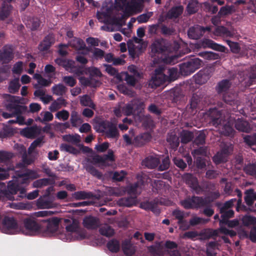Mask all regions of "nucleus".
Segmentation results:
<instances>
[{
    "label": "nucleus",
    "mask_w": 256,
    "mask_h": 256,
    "mask_svg": "<svg viewBox=\"0 0 256 256\" xmlns=\"http://www.w3.org/2000/svg\"><path fill=\"white\" fill-rule=\"evenodd\" d=\"M3 98L5 100L4 106L6 109L11 112L14 116L22 114L27 110V107L25 106L20 105L19 100L16 99V96L10 94H4Z\"/></svg>",
    "instance_id": "7ed1b4c3"
},
{
    "label": "nucleus",
    "mask_w": 256,
    "mask_h": 256,
    "mask_svg": "<svg viewBox=\"0 0 256 256\" xmlns=\"http://www.w3.org/2000/svg\"><path fill=\"white\" fill-rule=\"evenodd\" d=\"M140 208L146 210H151L156 214H159L160 212L158 206V200L144 202L140 204Z\"/></svg>",
    "instance_id": "dca6fc26"
},
{
    "label": "nucleus",
    "mask_w": 256,
    "mask_h": 256,
    "mask_svg": "<svg viewBox=\"0 0 256 256\" xmlns=\"http://www.w3.org/2000/svg\"><path fill=\"white\" fill-rule=\"evenodd\" d=\"M21 132L25 137L31 138L36 137L38 134L39 131L36 126H32L24 128Z\"/></svg>",
    "instance_id": "bb28decb"
},
{
    "label": "nucleus",
    "mask_w": 256,
    "mask_h": 256,
    "mask_svg": "<svg viewBox=\"0 0 256 256\" xmlns=\"http://www.w3.org/2000/svg\"><path fill=\"white\" fill-rule=\"evenodd\" d=\"M204 105L203 95L200 92H197L192 94L186 106V109L190 114L194 115L198 111L202 110Z\"/></svg>",
    "instance_id": "39448f33"
},
{
    "label": "nucleus",
    "mask_w": 256,
    "mask_h": 256,
    "mask_svg": "<svg viewBox=\"0 0 256 256\" xmlns=\"http://www.w3.org/2000/svg\"><path fill=\"white\" fill-rule=\"evenodd\" d=\"M99 232L100 234L108 238L113 236L114 234V230L108 224H106L100 228Z\"/></svg>",
    "instance_id": "a19ab883"
},
{
    "label": "nucleus",
    "mask_w": 256,
    "mask_h": 256,
    "mask_svg": "<svg viewBox=\"0 0 256 256\" xmlns=\"http://www.w3.org/2000/svg\"><path fill=\"white\" fill-rule=\"evenodd\" d=\"M182 180L194 192L199 194L202 192L203 189L199 185L198 178L192 174L184 173L182 176Z\"/></svg>",
    "instance_id": "0eeeda50"
},
{
    "label": "nucleus",
    "mask_w": 256,
    "mask_h": 256,
    "mask_svg": "<svg viewBox=\"0 0 256 256\" xmlns=\"http://www.w3.org/2000/svg\"><path fill=\"white\" fill-rule=\"evenodd\" d=\"M242 222L244 226H256V218L251 216H246L242 218Z\"/></svg>",
    "instance_id": "052dcab7"
},
{
    "label": "nucleus",
    "mask_w": 256,
    "mask_h": 256,
    "mask_svg": "<svg viewBox=\"0 0 256 256\" xmlns=\"http://www.w3.org/2000/svg\"><path fill=\"white\" fill-rule=\"evenodd\" d=\"M122 250L124 253L128 256H132L135 252V250L133 248L130 242L128 240L123 242L122 244Z\"/></svg>",
    "instance_id": "473e14b6"
},
{
    "label": "nucleus",
    "mask_w": 256,
    "mask_h": 256,
    "mask_svg": "<svg viewBox=\"0 0 256 256\" xmlns=\"http://www.w3.org/2000/svg\"><path fill=\"white\" fill-rule=\"evenodd\" d=\"M234 126L237 130L242 132H248L250 130L248 122L240 118L235 122Z\"/></svg>",
    "instance_id": "c85d7f7f"
},
{
    "label": "nucleus",
    "mask_w": 256,
    "mask_h": 256,
    "mask_svg": "<svg viewBox=\"0 0 256 256\" xmlns=\"http://www.w3.org/2000/svg\"><path fill=\"white\" fill-rule=\"evenodd\" d=\"M48 197L40 196L36 202V206L40 208H50L54 206L53 202L48 199Z\"/></svg>",
    "instance_id": "cd10ccee"
},
{
    "label": "nucleus",
    "mask_w": 256,
    "mask_h": 256,
    "mask_svg": "<svg viewBox=\"0 0 256 256\" xmlns=\"http://www.w3.org/2000/svg\"><path fill=\"white\" fill-rule=\"evenodd\" d=\"M55 42V36L52 33L46 35L40 43L38 49L40 52H46L48 50Z\"/></svg>",
    "instance_id": "f8f14e48"
},
{
    "label": "nucleus",
    "mask_w": 256,
    "mask_h": 256,
    "mask_svg": "<svg viewBox=\"0 0 256 256\" xmlns=\"http://www.w3.org/2000/svg\"><path fill=\"white\" fill-rule=\"evenodd\" d=\"M146 166L150 168H154L160 164V160L156 157L150 156L146 158Z\"/></svg>",
    "instance_id": "79ce46f5"
},
{
    "label": "nucleus",
    "mask_w": 256,
    "mask_h": 256,
    "mask_svg": "<svg viewBox=\"0 0 256 256\" xmlns=\"http://www.w3.org/2000/svg\"><path fill=\"white\" fill-rule=\"evenodd\" d=\"M184 10V6L182 5L174 6L168 10L166 16L169 20L178 18L182 14Z\"/></svg>",
    "instance_id": "aec40b11"
},
{
    "label": "nucleus",
    "mask_w": 256,
    "mask_h": 256,
    "mask_svg": "<svg viewBox=\"0 0 256 256\" xmlns=\"http://www.w3.org/2000/svg\"><path fill=\"white\" fill-rule=\"evenodd\" d=\"M244 142L253 150H256V134L246 135L244 137Z\"/></svg>",
    "instance_id": "c9c22d12"
},
{
    "label": "nucleus",
    "mask_w": 256,
    "mask_h": 256,
    "mask_svg": "<svg viewBox=\"0 0 256 256\" xmlns=\"http://www.w3.org/2000/svg\"><path fill=\"white\" fill-rule=\"evenodd\" d=\"M194 80L196 84H203L209 79V76L205 70H200L193 76Z\"/></svg>",
    "instance_id": "a878e982"
},
{
    "label": "nucleus",
    "mask_w": 256,
    "mask_h": 256,
    "mask_svg": "<svg viewBox=\"0 0 256 256\" xmlns=\"http://www.w3.org/2000/svg\"><path fill=\"white\" fill-rule=\"evenodd\" d=\"M221 215V220H220V224L221 225V223L229 218H233L234 216V211L232 210H224V212H220Z\"/></svg>",
    "instance_id": "864d4df0"
},
{
    "label": "nucleus",
    "mask_w": 256,
    "mask_h": 256,
    "mask_svg": "<svg viewBox=\"0 0 256 256\" xmlns=\"http://www.w3.org/2000/svg\"><path fill=\"white\" fill-rule=\"evenodd\" d=\"M107 248L112 252H118L120 250V242L116 239H112L108 242Z\"/></svg>",
    "instance_id": "4c0bfd02"
},
{
    "label": "nucleus",
    "mask_w": 256,
    "mask_h": 256,
    "mask_svg": "<svg viewBox=\"0 0 256 256\" xmlns=\"http://www.w3.org/2000/svg\"><path fill=\"white\" fill-rule=\"evenodd\" d=\"M166 76L160 77L152 75L148 81V86L151 88H156L167 82L166 79Z\"/></svg>",
    "instance_id": "393cba45"
},
{
    "label": "nucleus",
    "mask_w": 256,
    "mask_h": 256,
    "mask_svg": "<svg viewBox=\"0 0 256 256\" xmlns=\"http://www.w3.org/2000/svg\"><path fill=\"white\" fill-rule=\"evenodd\" d=\"M252 189L250 188L246 190L245 192L246 196L244 198V200L246 204L249 206H252L254 202V200L253 199L252 196Z\"/></svg>",
    "instance_id": "bf43d9fd"
},
{
    "label": "nucleus",
    "mask_w": 256,
    "mask_h": 256,
    "mask_svg": "<svg viewBox=\"0 0 256 256\" xmlns=\"http://www.w3.org/2000/svg\"><path fill=\"white\" fill-rule=\"evenodd\" d=\"M198 10V2L196 1L190 2L186 6V10L188 15L196 14Z\"/></svg>",
    "instance_id": "de8ad7c7"
},
{
    "label": "nucleus",
    "mask_w": 256,
    "mask_h": 256,
    "mask_svg": "<svg viewBox=\"0 0 256 256\" xmlns=\"http://www.w3.org/2000/svg\"><path fill=\"white\" fill-rule=\"evenodd\" d=\"M94 128L96 132L104 134L108 138H116L119 133L116 126L112 122L108 120H98L96 122Z\"/></svg>",
    "instance_id": "f03ea898"
},
{
    "label": "nucleus",
    "mask_w": 256,
    "mask_h": 256,
    "mask_svg": "<svg viewBox=\"0 0 256 256\" xmlns=\"http://www.w3.org/2000/svg\"><path fill=\"white\" fill-rule=\"evenodd\" d=\"M236 201V198H232L226 202L220 208V212H224V210H229L230 208L233 206L234 202Z\"/></svg>",
    "instance_id": "e2e57ef3"
},
{
    "label": "nucleus",
    "mask_w": 256,
    "mask_h": 256,
    "mask_svg": "<svg viewBox=\"0 0 256 256\" xmlns=\"http://www.w3.org/2000/svg\"><path fill=\"white\" fill-rule=\"evenodd\" d=\"M151 186L154 193L162 195L166 191V183L162 180H154L152 181Z\"/></svg>",
    "instance_id": "412c9836"
},
{
    "label": "nucleus",
    "mask_w": 256,
    "mask_h": 256,
    "mask_svg": "<svg viewBox=\"0 0 256 256\" xmlns=\"http://www.w3.org/2000/svg\"><path fill=\"white\" fill-rule=\"evenodd\" d=\"M82 224L88 230H96L99 227L100 222L98 218L88 216L84 218Z\"/></svg>",
    "instance_id": "4468645a"
},
{
    "label": "nucleus",
    "mask_w": 256,
    "mask_h": 256,
    "mask_svg": "<svg viewBox=\"0 0 256 256\" xmlns=\"http://www.w3.org/2000/svg\"><path fill=\"white\" fill-rule=\"evenodd\" d=\"M80 104L85 106L94 108L95 104L92 102L90 98L87 94L83 96L80 100Z\"/></svg>",
    "instance_id": "603ef678"
},
{
    "label": "nucleus",
    "mask_w": 256,
    "mask_h": 256,
    "mask_svg": "<svg viewBox=\"0 0 256 256\" xmlns=\"http://www.w3.org/2000/svg\"><path fill=\"white\" fill-rule=\"evenodd\" d=\"M151 135L148 132H144L136 136L132 141V144L136 146L140 147L150 141Z\"/></svg>",
    "instance_id": "6ab92c4d"
},
{
    "label": "nucleus",
    "mask_w": 256,
    "mask_h": 256,
    "mask_svg": "<svg viewBox=\"0 0 256 256\" xmlns=\"http://www.w3.org/2000/svg\"><path fill=\"white\" fill-rule=\"evenodd\" d=\"M24 224L26 228L28 230L30 235H34L39 232L40 226L34 220L27 218L24 220Z\"/></svg>",
    "instance_id": "2eb2a0df"
},
{
    "label": "nucleus",
    "mask_w": 256,
    "mask_h": 256,
    "mask_svg": "<svg viewBox=\"0 0 256 256\" xmlns=\"http://www.w3.org/2000/svg\"><path fill=\"white\" fill-rule=\"evenodd\" d=\"M168 75H166L167 82H171L176 80L178 78V70L176 68H169L168 72Z\"/></svg>",
    "instance_id": "c03bdc74"
},
{
    "label": "nucleus",
    "mask_w": 256,
    "mask_h": 256,
    "mask_svg": "<svg viewBox=\"0 0 256 256\" xmlns=\"http://www.w3.org/2000/svg\"><path fill=\"white\" fill-rule=\"evenodd\" d=\"M54 182L55 181L54 179L43 178L34 181L33 183V186L34 188H38L48 185H52Z\"/></svg>",
    "instance_id": "2f4dec72"
},
{
    "label": "nucleus",
    "mask_w": 256,
    "mask_h": 256,
    "mask_svg": "<svg viewBox=\"0 0 256 256\" xmlns=\"http://www.w3.org/2000/svg\"><path fill=\"white\" fill-rule=\"evenodd\" d=\"M227 44L230 46L231 51L234 54L239 53L240 48L238 44L236 42H234L230 40H226Z\"/></svg>",
    "instance_id": "69168bd1"
},
{
    "label": "nucleus",
    "mask_w": 256,
    "mask_h": 256,
    "mask_svg": "<svg viewBox=\"0 0 256 256\" xmlns=\"http://www.w3.org/2000/svg\"><path fill=\"white\" fill-rule=\"evenodd\" d=\"M244 172L248 175L256 178V164H248L243 168Z\"/></svg>",
    "instance_id": "49530a36"
},
{
    "label": "nucleus",
    "mask_w": 256,
    "mask_h": 256,
    "mask_svg": "<svg viewBox=\"0 0 256 256\" xmlns=\"http://www.w3.org/2000/svg\"><path fill=\"white\" fill-rule=\"evenodd\" d=\"M206 29L202 26H196L189 28L188 31V35L190 38L198 40L202 36Z\"/></svg>",
    "instance_id": "f3484780"
},
{
    "label": "nucleus",
    "mask_w": 256,
    "mask_h": 256,
    "mask_svg": "<svg viewBox=\"0 0 256 256\" xmlns=\"http://www.w3.org/2000/svg\"><path fill=\"white\" fill-rule=\"evenodd\" d=\"M74 63H72V66L70 68V70H68L69 72L73 73L77 76H80L82 75L84 73L83 66H74Z\"/></svg>",
    "instance_id": "4d7b16f0"
},
{
    "label": "nucleus",
    "mask_w": 256,
    "mask_h": 256,
    "mask_svg": "<svg viewBox=\"0 0 256 256\" xmlns=\"http://www.w3.org/2000/svg\"><path fill=\"white\" fill-rule=\"evenodd\" d=\"M212 160L216 164L225 162L227 160L226 154L224 151L218 152L214 156Z\"/></svg>",
    "instance_id": "58836bf2"
},
{
    "label": "nucleus",
    "mask_w": 256,
    "mask_h": 256,
    "mask_svg": "<svg viewBox=\"0 0 256 256\" xmlns=\"http://www.w3.org/2000/svg\"><path fill=\"white\" fill-rule=\"evenodd\" d=\"M234 130L230 122H227L226 124L222 126L221 133L222 134L226 136H234Z\"/></svg>",
    "instance_id": "37998d69"
},
{
    "label": "nucleus",
    "mask_w": 256,
    "mask_h": 256,
    "mask_svg": "<svg viewBox=\"0 0 256 256\" xmlns=\"http://www.w3.org/2000/svg\"><path fill=\"white\" fill-rule=\"evenodd\" d=\"M172 215L178 220V223L181 222L182 220L186 217L185 212L178 209H176L173 210Z\"/></svg>",
    "instance_id": "6e6d98bb"
},
{
    "label": "nucleus",
    "mask_w": 256,
    "mask_h": 256,
    "mask_svg": "<svg viewBox=\"0 0 256 256\" xmlns=\"http://www.w3.org/2000/svg\"><path fill=\"white\" fill-rule=\"evenodd\" d=\"M180 204L185 209L198 208L208 205V202L205 198L193 196L188 197L180 201Z\"/></svg>",
    "instance_id": "20e7f679"
},
{
    "label": "nucleus",
    "mask_w": 256,
    "mask_h": 256,
    "mask_svg": "<svg viewBox=\"0 0 256 256\" xmlns=\"http://www.w3.org/2000/svg\"><path fill=\"white\" fill-rule=\"evenodd\" d=\"M70 46L78 50H83L86 48L84 42L80 38H74L70 42Z\"/></svg>",
    "instance_id": "e433bc0d"
},
{
    "label": "nucleus",
    "mask_w": 256,
    "mask_h": 256,
    "mask_svg": "<svg viewBox=\"0 0 256 256\" xmlns=\"http://www.w3.org/2000/svg\"><path fill=\"white\" fill-rule=\"evenodd\" d=\"M222 98L223 101L228 104L230 106L234 104V96L232 94H228L226 92V94H222Z\"/></svg>",
    "instance_id": "338daca9"
},
{
    "label": "nucleus",
    "mask_w": 256,
    "mask_h": 256,
    "mask_svg": "<svg viewBox=\"0 0 256 256\" xmlns=\"http://www.w3.org/2000/svg\"><path fill=\"white\" fill-rule=\"evenodd\" d=\"M202 45L204 47L210 48L220 52H225L226 50V48L225 46L218 44L210 39H204L202 42Z\"/></svg>",
    "instance_id": "4be33fe9"
},
{
    "label": "nucleus",
    "mask_w": 256,
    "mask_h": 256,
    "mask_svg": "<svg viewBox=\"0 0 256 256\" xmlns=\"http://www.w3.org/2000/svg\"><path fill=\"white\" fill-rule=\"evenodd\" d=\"M55 62L60 66H62L65 68L66 70H69L70 68L72 66L74 62L70 60H66L62 58H57L54 60Z\"/></svg>",
    "instance_id": "a18cd8bd"
},
{
    "label": "nucleus",
    "mask_w": 256,
    "mask_h": 256,
    "mask_svg": "<svg viewBox=\"0 0 256 256\" xmlns=\"http://www.w3.org/2000/svg\"><path fill=\"white\" fill-rule=\"evenodd\" d=\"M10 170H14V166H10L6 170L0 167V180L8 178L10 176L9 172Z\"/></svg>",
    "instance_id": "13d9d810"
},
{
    "label": "nucleus",
    "mask_w": 256,
    "mask_h": 256,
    "mask_svg": "<svg viewBox=\"0 0 256 256\" xmlns=\"http://www.w3.org/2000/svg\"><path fill=\"white\" fill-rule=\"evenodd\" d=\"M13 58V51L10 48L4 46L2 50H0V62L2 64L9 63Z\"/></svg>",
    "instance_id": "a211bd4d"
},
{
    "label": "nucleus",
    "mask_w": 256,
    "mask_h": 256,
    "mask_svg": "<svg viewBox=\"0 0 256 256\" xmlns=\"http://www.w3.org/2000/svg\"><path fill=\"white\" fill-rule=\"evenodd\" d=\"M42 222H46V232L52 235H56L58 234L60 220L57 217L44 218Z\"/></svg>",
    "instance_id": "1a4fd4ad"
},
{
    "label": "nucleus",
    "mask_w": 256,
    "mask_h": 256,
    "mask_svg": "<svg viewBox=\"0 0 256 256\" xmlns=\"http://www.w3.org/2000/svg\"><path fill=\"white\" fill-rule=\"evenodd\" d=\"M52 90L54 94L62 96L66 93V88L64 84H59L54 86Z\"/></svg>",
    "instance_id": "09e8293b"
},
{
    "label": "nucleus",
    "mask_w": 256,
    "mask_h": 256,
    "mask_svg": "<svg viewBox=\"0 0 256 256\" xmlns=\"http://www.w3.org/2000/svg\"><path fill=\"white\" fill-rule=\"evenodd\" d=\"M214 34L216 36L226 38H232L235 34L234 30H230L224 26H220L216 28L214 30Z\"/></svg>",
    "instance_id": "b1692460"
},
{
    "label": "nucleus",
    "mask_w": 256,
    "mask_h": 256,
    "mask_svg": "<svg viewBox=\"0 0 256 256\" xmlns=\"http://www.w3.org/2000/svg\"><path fill=\"white\" fill-rule=\"evenodd\" d=\"M126 175V172L123 170L120 172L116 171L113 174L112 179L114 181L121 182L123 180Z\"/></svg>",
    "instance_id": "0e129e2a"
},
{
    "label": "nucleus",
    "mask_w": 256,
    "mask_h": 256,
    "mask_svg": "<svg viewBox=\"0 0 256 256\" xmlns=\"http://www.w3.org/2000/svg\"><path fill=\"white\" fill-rule=\"evenodd\" d=\"M202 62V61L198 58H191L179 65L180 72L182 76H189L200 68Z\"/></svg>",
    "instance_id": "423d86ee"
},
{
    "label": "nucleus",
    "mask_w": 256,
    "mask_h": 256,
    "mask_svg": "<svg viewBox=\"0 0 256 256\" xmlns=\"http://www.w3.org/2000/svg\"><path fill=\"white\" fill-rule=\"evenodd\" d=\"M70 122L73 127H77L78 124L83 122V120L78 112L72 111L71 113Z\"/></svg>",
    "instance_id": "ea45409f"
},
{
    "label": "nucleus",
    "mask_w": 256,
    "mask_h": 256,
    "mask_svg": "<svg viewBox=\"0 0 256 256\" xmlns=\"http://www.w3.org/2000/svg\"><path fill=\"white\" fill-rule=\"evenodd\" d=\"M232 85L230 80L227 79L222 80L219 82L216 87V90L219 94H226L229 90Z\"/></svg>",
    "instance_id": "5701e85b"
},
{
    "label": "nucleus",
    "mask_w": 256,
    "mask_h": 256,
    "mask_svg": "<svg viewBox=\"0 0 256 256\" xmlns=\"http://www.w3.org/2000/svg\"><path fill=\"white\" fill-rule=\"evenodd\" d=\"M160 32L164 36H171L174 34L175 30L172 27H168L165 24H162L160 27Z\"/></svg>",
    "instance_id": "680f3d73"
},
{
    "label": "nucleus",
    "mask_w": 256,
    "mask_h": 256,
    "mask_svg": "<svg viewBox=\"0 0 256 256\" xmlns=\"http://www.w3.org/2000/svg\"><path fill=\"white\" fill-rule=\"evenodd\" d=\"M18 228V223L13 217L5 216L2 220V230L7 234H12V232Z\"/></svg>",
    "instance_id": "6e6552de"
},
{
    "label": "nucleus",
    "mask_w": 256,
    "mask_h": 256,
    "mask_svg": "<svg viewBox=\"0 0 256 256\" xmlns=\"http://www.w3.org/2000/svg\"><path fill=\"white\" fill-rule=\"evenodd\" d=\"M167 50L168 47L162 39L156 41L151 46L152 56L163 54L165 53Z\"/></svg>",
    "instance_id": "ddd939ff"
},
{
    "label": "nucleus",
    "mask_w": 256,
    "mask_h": 256,
    "mask_svg": "<svg viewBox=\"0 0 256 256\" xmlns=\"http://www.w3.org/2000/svg\"><path fill=\"white\" fill-rule=\"evenodd\" d=\"M208 114L210 118V122L213 126L220 128V126H221L224 122L222 118L220 112L216 108H214L210 110Z\"/></svg>",
    "instance_id": "9b49d317"
},
{
    "label": "nucleus",
    "mask_w": 256,
    "mask_h": 256,
    "mask_svg": "<svg viewBox=\"0 0 256 256\" xmlns=\"http://www.w3.org/2000/svg\"><path fill=\"white\" fill-rule=\"evenodd\" d=\"M72 197L76 200L88 199L93 197V194L92 192L80 190L72 194Z\"/></svg>",
    "instance_id": "72a5a7b5"
},
{
    "label": "nucleus",
    "mask_w": 256,
    "mask_h": 256,
    "mask_svg": "<svg viewBox=\"0 0 256 256\" xmlns=\"http://www.w3.org/2000/svg\"><path fill=\"white\" fill-rule=\"evenodd\" d=\"M166 140L172 148L174 150L177 149L180 144V140L178 137L174 132L168 133L167 136Z\"/></svg>",
    "instance_id": "c756f323"
},
{
    "label": "nucleus",
    "mask_w": 256,
    "mask_h": 256,
    "mask_svg": "<svg viewBox=\"0 0 256 256\" xmlns=\"http://www.w3.org/2000/svg\"><path fill=\"white\" fill-rule=\"evenodd\" d=\"M114 6L112 3H110L108 4H103L102 6V12H97V18L98 19L102 22L101 20L102 18H105V20L103 21L104 23L106 24H110V14H112L114 9Z\"/></svg>",
    "instance_id": "9d476101"
},
{
    "label": "nucleus",
    "mask_w": 256,
    "mask_h": 256,
    "mask_svg": "<svg viewBox=\"0 0 256 256\" xmlns=\"http://www.w3.org/2000/svg\"><path fill=\"white\" fill-rule=\"evenodd\" d=\"M2 193L10 200H20L26 196V189L18 182L12 180L8 182L6 188L2 190Z\"/></svg>",
    "instance_id": "f257e3e1"
},
{
    "label": "nucleus",
    "mask_w": 256,
    "mask_h": 256,
    "mask_svg": "<svg viewBox=\"0 0 256 256\" xmlns=\"http://www.w3.org/2000/svg\"><path fill=\"white\" fill-rule=\"evenodd\" d=\"M86 161L87 162L92 164H104V160L102 156L98 154H96L92 156L91 158H88L86 159Z\"/></svg>",
    "instance_id": "774afa93"
},
{
    "label": "nucleus",
    "mask_w": 256,
    "mask_h": 256,
    "mask_svg": "<svg viewBox=\"0 0 256 256\" xmlns=\"http://www.w3.org/2000/svg\"><path fill=\"white\" fill-rule=\"evenodd\" d=\"M194 138V134L192 132L184 130L181 134V142L182 144H188Z\"/></svg>",
    "instance_id": "3c124183"
},
{
    "label": "nucleus",
    "mask_w": 256,
    "mask_h": 256,
    "mask_svg": "<svg viewBox=\"0 0 256 256\" xmlns=\"http://www.w3.org/2000/svg\"><path fill=\"white\" fill-rule=\"evenodd\" d=\"M20 86V84L19 82V78H15L10 82L8 90L9 92L14 94L18 92Z\"/></svg>",
    "instance_id": "f704fd0d"
},
{
    "label": "nucleus",
    "mask_w": 256,
    "mask_h": 256,
    "mask_svg": "<svg viewBox=\"0 0 256 256\" xmlns=\"http://www.w3.org/2000/svg\"><path fill=\"white\" fill-rule=\"evenodd\" d=\"M12 6L10 4H3L0 9V20H4L10 14Z\"/></svg>",
    "instance_id": "7c9ffc66"
},
{
    "label": "nucleus",
    "mask_w": 256,
    "mask_h": 256,
    "mask_svg": "<svg viewBox=\"0 0 256 256\" xmlns=\"http://www.w3.org/2000/svg\"><path fill=\"white\" fill-rule=\"evenodd\" d=\"M86 170L91 174L92 176L98 178H100L102 176V173L96 169L91 164H88L85 166Z\"/></svg>",
    "instance_id": "8fccbe9b"
},
{
    "label": "nucleus",
    "mask_w": 256,
    "mask_h": 256,
    "mask_svg": "<svg viewBox=\"0 0 256 256\" xmlns=\"http://www.w3.org/2000/svg\"><path fill=\"white\" fill-rule=\"evenodd\" d=\"M130 0V4H128L126 6L125 10L124 11V14L122 16V17L124 16H130V11L133 10L134 8H136L138 5L136 0Z\"/></svg>",
    "instance_id": "5fc2aeb1"
}]
</instances>
